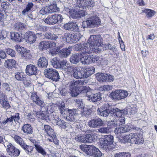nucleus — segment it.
I'll return each mask as SVG.
<instances>
[{
	"mask_svg": "<svg viewBox=\"0 0 157 157\" xmlns=\"http://www.w3.org/2000/svg\"><path fill=\"white\" fill-rule=\"evenodd\" d=\"M31 98L32 100L36 104L40 106L41 108L44 106L45 104L43 99L37 95L36 93L32 94L31 95Z\"/></svg>",
	"mask_w": 157,
	"mask_h": 157,
	"instance_id": "obj_15",
	"label": "nucleus"
},
{
	"mask_svg": "<svg viewBox=\"0 0 157 157\" xmlns=\"http://www.w3.org/2000/svg\"><path fill=\"white\" fill-rule=\"evenodd\" d=\"M75 140L77 141L85 143H90L93 141L92 137L90 134H86L85 136H76L75 137Z\"/></svg>",
	"mask_w": 157,
	"mask_h": 157,
	"instance_id": "obj_13",
	"label": "nucleus"
},
{
	"mask_svg": "<svg viewBox=\"0 0 157 157\" xmlns=\"http://www.w3.org/2000/svg\"><path fill=\"white\" fill-rule=\"evenodd\" d=\"M42 130L49 136H54V134H55L54 130L49 125L45 124Z\"/></svg>",
	"mask_w": 157,
	"mask_h": 157,
	"instance_id": "obj_28",
	"label": "nucleus"
},
{
	"mask_svg": "<svg viewBox=\"0 0 157 157\" xmlns=\"http://www.w3.org/2000/svg\"><path fill=\"white\" fill-rule=\"evenodd\" d=\"M108 142L103 140L101 141V147L107 151H109L112 148V145L110 144H109Z\"/></svg>",
	"mask_w": 157,
	"mask_h": 157,
	"instance_id": "obj_27",
	"label": "nucleus"
},
{
	"mask_svg": "<svg viewBox=\"0 0 157 157\" xmlns=\"http://www.w3.org/2000/svg\"><path fill=\"white\" fill-rule=\"evenodd\" d=\"M7 36V33L4 30H0V40H3Z\"/></svg>",
	"mask_w": 157,
	"mask_h": 157,
	"instance_id": "obj_56",
	"label": "nucleus"
},
{
	"mask_svg": "<svg viewBox=\"0 0 157 157\" xmlns=\"http://www.w3.org/2000/svg\"><path fill=\"white\" fill-rule=\"evenodd\" d=\"M39 13L40 14L43 15L49 13L48 7H43L40 10Z\"/></svg>",
	"mask_w": 157,
	"mask_h": 157,
	"instance_id": "obj_55",
	"label": "nucleus"
},
{
	"mask_svg": "<svg viewBox=\"0 0 157 157\" xmlns=\"http://www.w3.org/2000/svg\"><path fill=\"white\" fill-rule=\"evenodd\" d=\"M2 86L5 88V90L10 92L11 90L12 86L11 85H9L7 83H4L2 84Z\"/></svg>",
	"mask_w": 157,
	"mask_h": 157,
	"instance_id": "obj_57",
	"label": "nucleus"
},
{
	"mask_svg": "<svg viewBox=\"0 0 157 157\" xmlns=\"http://www.w3.org/2000/svg\"><path fill=\"white\" fill-rule=\"evenodd\" d=\"M44 75L46 78L52 81H57L60 79L58 71L52 68H48L44 71Z\"/></svg>",
	"mask_w": 157,
	"mask_h": 157,
	"instance_id": "obj_7",
	"label": "nucleus"
},
{
	"mask_svg": "<svg viewBox=\"0 0 157 157\" xmlns=\"http://www.w3.org/2000/svg\"><path fill=\"white\" fill-rule=\"evenodd\" d=\"M89 100L90 101L96 102L101 100V95L100 93L92 94L90 96L89 98Z\"/></svg>",
	"mask_w": 157,
	"mask_h": 157,
	"instance_id": "obj_29",
	"label": "nucleus"
},
{
	"mask_svg": "<svg viewBox=\"0 0 157 157\" xmlns=\"http://www.w3.org/2000/svg\"><path fill=\"white\" fill-rule=\"evenodd\" d=\"M125 119L124 117H116L112 119L111 121L112 122V124H113L116 126H120L123 124L125 123Z\"/></svg>",
	"mask_w": 157,
	"mask_h": 157,
	"instance_id": "obj_22",
	"label": "nucleus"
},
{
	"mask_svg": "<svg viewBox=\"0 0 157 157\" xmlns=\"http://www.w3.org/2000/svg\"><path fill=\"white\" fill-rule=\"evenodd\" d=\"M23 146L21 147L26 151V153L31 152L32 151L33 149V147L31 146L27 145L25 144H24Z\"/></svg>",
	"mask_w": 157,
	"mask_h": 157,
	"instance_id": "obj_50",
	"label": "nucleus"
},
{
	"mask_svg": "<svg viewBox=\"0 0 157 157\" xmlns=\"http://www.w3.org/2000/svg\"><path fill=\"white\" fill-rule=\"evenodd\" d=\"M48 65V60L46 58L44 57H40L38 60L37 65L39 68H46Z\"/></svg>",
	"mask_w": 157,
	"mask_h": 157,
	"instance_id": "obj_21",
	"label": "nucleus"
},
{
	"mask_svg": "<svg viewBox=\"0 0 157 157\" xmlns=\"http://www.w3.org/2000/svg\"><path fill=\"white\" fill-rule=\"evenodd\" d=\"M24 36L26 41L30 44L33 43L36 40V35L31 31L26 32Z\"/></svg>",
	"mask_w": 157,
	"mask_h": 157,
	"instance_id": "obj_16",
	"label": "nucleus"
},
{
	"mask_svg": "<svg viewBox=\"0 0 157 157\" xmlns=\"http://www.w3.org/2000/svg\"><path fill=\"white\" fill-rule=\"evenodd\" d=\"M120 141L123 143L129 142L131 144H142L144 142L143 138L137 133H130L128 135L123 136L120 139Z\"/></svg>",
	"mask_w": 157,
	"mask_h": 157,
	"instance_id": "obj_3",
	"label": "nucleus"
},
{
	"mask_svg": "<svg viewBox=\"0 0 157 157\" xmlns=\"http://www.w3.org/2000/svg\"><path fill=\"white\" fill-rule=\"evenodd\" d=\"M82 67H75L73 70V76L76 79L84 78V74H83Z\"/></svg>",
	"mask_w": 157,
	"mask_h": 157,
	"instance_id": "obj_19",
	"label": "nucleus"
},
{
	"mask_svg": "<svg viewBox=\"0 0 157 157\" xmlns=\"http://www.w3.org/2000/svg\"><path fill=\"white\" fill-rule=\"evenodd\" d=\"M64 36L63 38H65L66 41L68 42L69 41L72 42H76L80 39L79 34L77 33H66L64 34Z\"/></svg>",
	"mask_w": 157,
	"mask_h": 157,
	"instance_id": "obj_11",
	"label": "nucleus"
},
{
	"mask_svg": "<svg viewBox=\"0 0 157 157\" xmlns=\"http://www.w3.org/2000/svg\"><path fill=\"white\" fill-rule=\"evenodd\" d=\"M24 73L17 72L15 74L14 77L17 80L22 81L24 79Z\"/></svg>",
	"mask_w": 157,
	"mask_h": 157,
	"instance_id": "obj_44",
	"label": "nucleus"
},
{
	"mask_svg": "<svg viewBox=\"0 0 157 157\" xmlns=\"http://www.w3.org/2000/svg\"><path fill=\"white\" fill-rule=\"evenodd\" d=\"M91 63L95 62L98 60L99 59V56L96 55H92L90 56Z\"/></svg>",
	"mask_w": 157,
	"mask_h": 157,
	"instance_id": "obj_64",
	"label": "nucleus"
},
{
	"mask_svg": "<svg viewBox=\"0 0 157 157\" xmlns=\"http://www.w3.org/2000/svg\"><path fill=\"white\" fill-rule=\"evenodd\" d=\"M62 4L61 2H55L52 4L47 6L49 13L54 12H57L59 11V5Z\"/></svg>",
	"mask_w": 157,
	"mask_h": 157,
	"instance_id": "obj_18",
	"label": "nucleus"
},
{
	"mask_svg": "<svg viewBox=\"0 0 157 157\" xmlns=\"http://www.w3.org/2000/svg\"><path fill=\"white\" fill-rule=\"evenodd\" d=\"M123 129L121 127H119L115 129L114 132L115 134L120 135L121 133H124L123 132Z\"/></svg>",
	"mask_w": 157,
	"mask_h": 157,
	"instance_id": "obj_61",
	"label": "nucleus"
},
{
	"mask_svg": "<svg viewBox=\"0 0 157 157\" xmlns=\"http://www.w3.org/2000/svg\"><path fill=\"white\" fill-rule=\"evenodd\" d=\"M4 146L7 148V154L13 157H17L20 154V150L8 141L4 143Z\"/></svg>",
	"mask_w": 157,
	"mask_h": 157,
	"instance_id": "obj_6",
	"label": "nucleus"
},
{
	"mask_svg": "<svg viewBox=\"0 0 157 157\" xmlns=\"http://www.w3.org/2000/svg\"><path fill=\"white\" fill-rule=\"evenodd\" d=\"M111 113H113V114L114 116L121 117L123 113V110H120L117 108H113L111 109ZM112 114V113H111Z\"/></svg>",
	"mask_w": 157,
	"mask_h": 157,
	"instance_id": "obj_37",
	"label": "nucleus"
},
{
	"mask_svg": "<svg viewBox=\"0 0 157 157\" xmlns=\"http://www.w3.org/2000/svg\"><path fill=\"white\" fill-rule=\"evenodd\" d=\"M54 118L55 120L56 121H57V122H56L57 125L63 128H65L66 127L67 124L66 122L63 120L59 119L58 116H57L56 117V119H55L54 117Z\"/></svg>",
	"mask_w": 157,
	"mask_h": 157,
	"instance_id": "obj_38",
	"label": "nucleus"
},
{
	"mask_svg": "<svg viewBox=\"0 0 157 157\" xmlns=\"http://www.w3.org/2000/svg\"><path fill=\"white\" fill-rule=\"evenodd\" d=\"M98 114V115L104 117H107L111 113V109L108 103H105L100 108L97 109Z\"/></svg>",
	"mask_w": 157,
	"mask_h": 157,
	"instance_id": "obj_10",
	"label": "nucleus"
},
{
	"mask_svg": "<svg viewBox=\"0 0 157 157\" xmlns=\"http://www.w3.org/2000/svg\"><path fill=\"white\" fill-rule=\"evenodd\" d=\"M142 12L146 14V16L149 18L153 16L156 13L155 11L150 9H146L142 10Z\"/></svg>",
	"mask_w": 157,
	"mask_h": 157,
	"instance_id": "obj_36",
	"label": "nucleus"
},
{
	"mask_svg": "<svg viewBox=\"0 0 157 157\" xmlns=\"http://www.w3.org/2000/svg\"><path fill=\"white\" fill-rule=\"evenodd\" d=\"M60 50V48L59 47H56L54 48H52L51 51L50 53L53 56L55 54H57L58 52Z\"/></svg>",
	"mask_w": 157,
	"mask_h": 157,
	"instance_id": "obj_62",
	"label": "nucleus"
},
{
	"mask_svg": "<svg viewBox=\"0 0 157 157\" xmlns=\"http://www.w3.org/2000/svg\"><path fill=\"white\" fill-rule=\"evenodd\" d=\"M118 90L113 92H112L110 94V95L112 98L114 100H118Z\"/></svg>",
	"mask_w": 157,
	"mask_h": 157,
	"instance_id": "obj_58",
	"label": "nucleus"
},
{
	"mask_svg": "<svg viewBox=\"0 0 157 157\" xmlns=\"http://www.w3.org/2000/svg\"><path fill=\"white\" fill-rule=\"evenodd\" d=\"M25 28L24 24L21 22L16 23L14 25L15 29L18 31L22 30Z\"/></svg>",
	"mask_w": 157,
	"mask_h": 157,
	"instance_id": "obj_48",
	"label": "nucleus"
},
{
	"mask_svg": "<svg viewBox=\"0 0 157 157\" xmlns=\"http://www.w3.org/2000/svg\"><path fill=\"white\" fill-rule=\"evenodd\" d=\"M82 69L84 75V78H87L95 71L94 68L93 67L87 68L82 67Z\"/></svg>",
	"mask_w": 157,
	"mask_h": 157,
	"instance_id": "obj_24",
	"label": "nucleus"
},
{
	"mask_svg": "<svg viewBox=\"0 0 157 157\" xmlns=\"http://www.w3.org/2000/svg\"><path fill=\"white\" fill-rule=\"evenodd\" d=\"M81 59V55L79 54H76L73 55L70 58V62L73 64H77Z\"/></svg>",
	"mask_w": 157,
	"mask_h": 157,
	"instance_id": "obj_31",
	"label": "nucleus"
},
{
	"mask_svg": "<svg viewBox=\"0 0 157 157\" xmlns=\"http://www.w3.org/2000/svg\"><path fill=\"white\" fill-rule=\"evenodd\" d=\"M44 36L46 39L50 40H55L58 38L56 35L50 33H46Z\"/></svg>",
	"mask_w": 157,
	"mask_h": 157,
	"instance_id": "obj_46",
	"label": "nucleus"
},
{
	"mask_svg": "<svg viewBox=\"0 0 157 157\" xmlns=\"http://www.w3.org/2000/svg\"><path fill=\"white\" fill-rule=\"evenodd\" d=\"M64 29L73 31H78V28L77 25L73 22H68L63 26Z\"/></svg>",
	"mask_w": 157,
	"mask_h": 157,
	"instance_id": "obj_20",
	"label": "nucleus"
},
{
	"mask_svg": "<svg viewBox=\"0 0 157 157\" xmlns=\"http://www.w3.org/2000/svg\"><path fill=\"white\" fill-rule=\"evenodd\" d=\"M34 113L36 115L37 117L42 120H47L49 116L48 114L46 111H35L34 112Z\"/></svg>",
	"mask_w": 157,
	"mask_h": 157,
	"instance_id": "obj_23",
	"label": "nucleus"
},
{
	"mask_svg": "<svg viewBox=\"0 0 157 157\" xmlns=\"http://www.w3.org/2000/svg\"><path fill=\"white\" fill-rule=\"evenodd\" d=\"M83 85H79L77 86V88L79 91V94L80 93H86L89 90L88 86H82Z\"/></svg>",
	"mask_w": 157,
	"mask_h": 157,
	"instance_id": "obj_42",
	"label": "nucleus"
},
{
	"mask_svg": "<svg viewBox=\"0 0 157 157\" xmlns=\"http://www.w3.org/2000/svg\"><path fill=\"white\" fill-rule=\"evenodd\" d=\"M102 40L100 35H93L90 36L87 43L75 45V50L81 52L80 60L83 64H88L91 63L90 56L88 54L92 52L98 53L101 51V47L103 46Z\"/></svg>",
	"mask_w": 157,
	"mask_h": 157,
	"instance_id": "obj_1",
	"label": "nucleus"
},
{
	"mask_svg": "<svg viewBox=\"0 0 157 157\" xmlns=\"http://www.w3.org/2000/svg\"><path fill=\"white\" fill-rule=\"evenodd\" d=\"M121 95V99L126 98L128 95V93L126 91L120 90Z\"/></svg>",
	"mask_w": 157,
	"mask_h": 157,
	"instance_id": "obj_63",
	"label": "nucleus"
},
{
	"mask_svg": "<svg viewBox=\"0 0 157 157\" xmlns=\"http://www.w3.org/2000/svg\"><path fill=\"white\" fill-rule=\"evenodd\" d=\"M10 37L12 40L15 41H20L21 38L20 35L18 33L15 32H11Z\"/></svg>",
	"mask_w": 157,
	"mask_h": 157,
	"instance_id": "obj_35",
	"label": "nucleus"
},
{
	"mask_svg": "<svg viewBox=\"0 0 157 157\" xmlns=\"http://www.w3.org/2000/svg\"><path fill=\"white\" fill-rule=\"evenodd\" d=\"M98 132L102 134L109 133L111 132V128L108 127H103L98 129Z\"/></svg>",
	"mask_w": 157,
	"mask_h": 157,
	"instance_id": "obj_41",
	"label": "nucleus"
},
{
	"mask_svg": "<svg viewBox=\"0 0 157 157\" xmlns=\"http://www.w3.org/2000/svg\"><path fill=\"white\" fill-rule=\"evenodd\" d=\"M106 74L104 73H98L97 74V78L99 82H106L107 77Z\"/></svg>",
	"mask_w": 157,
	"mask_h": 157,
	"instance_id": "obj_39",
	"label": "nucleus"
},
{
	"mask_svg": "<svg viewBox=\"0 0 157 157\" xmlns=\"http://www.w3.org/2000/svg\"><path fill=\"white\" fill-rule=\"evenodd\" d=\"M22 56L26 59H29L32 57V55L30 51L29 50H27L26 49L24 52H23V53H22Z\"/></svg>",
	"mask_w": 157,
	"mask_h": 157,
	"instance_id": "obj_45",
	"label": "nucleus"
},
{
	"mask_svg": "<svg viewBox=\"0 0 157 157\" xmlns=\"http://www.w3.org/2000/svg\"><path fill=\"white\" fill-rule=\"evenodd\" d=\"M57 107L62 116L67 121L75 122L78 120L79 112L78 109L67 108L63 102L59 104Z\"/></svg>",
	"mask_w": 157,
	"mask_h": 157,
	"instance_id": "obj_2",
	"label": "nucleus"
},
{
	"mask_svg": "<svg viewBox=\"0 0 157 157\" xmlns=\"http://www.w3.org/2000/svg\"><path fill=\"white\" fill-rule=\"evenodd\" d=\"M130 155L129 153L121 152L116 153L114 157H130Z\"/></svg>",
	"mask_w": 157,
	"mask_h": 157,
	"instance_id": "obj_51",
	"label": "nucleus"
},
{
	"mask_svg": "<svg viewBox=\"0 0 157 157\" xmlns=\"http://www.w3.org/2000/svg\"><path fill=\"white\" fill-rule=\"evenodd\" d=\"M15 47L17 52L21 55L23 52H24L26 49L25 48L18 45H16Z\"/></svg>",
	"mask_w": 157,
	"mask_h": 157,
	"instance_id": "obj_53",
	"label": "nucleus"
},
{
	"mask_svg": "<svg viewBox=\"0 0 157 157\" xmlns=\"http://www.w3.org/2000/svg\"><path fill=\"white\" fill-rule=\"evenodd\" d=\"M13 138L14 141L17 144H18L21 147L22 146H24L23 145L25 144L24 141L20 136L16 135L14 136Z\"/></svg>",
	"mask_w": 157,
	"mask_h": 157,
	"instance_id": "obj_40",
	"label": "nucleus"
},
{
	"mask_svg": "<svg viewBox=\"0 0 157 157\" xmlns=\"http://www.w3.org/2000/svg\"><path fill=\"white\" fill-rule=\"evenodd\" d=\"M8 101L6 96L5 94L0 92V103L1 105Z\"/></svg>",
	"mask_w": 157,
	"mask_h": 157,
	"instance_id": "obj_49",
	"label": "nucleus"
},
{
	"mask_svg": "<svg viewBox=\"0 0 157 157\" xmlns=\"http://www.w3.org/2000/svg\"><path fill=\"white\" fill-rule=\"evenodd\" d=\"M72 1L79 4L81 6L85 8L88 6L93 7L94 4V0H72Z\"/></svg>",
	"mask_w": 157,
	"mask_h": 157,
	"instance_id": "obj_17",
	"label": "nucleus"
},
{
	"mask_svg": "<svg viewBox=\"0 0 157 157\" xmlns=\"http://www.w3.org/2000/svg\"><path fill=\"white\" fill-rule=\"evenodd\" d=\"M71 51L69 48H63L60 51L59 54L62 57H67L70 54Z\"/></svg>",
	"mask_w": 157,
	"mask_h": 157,
	"instance_id": "obj_33",
	"label": "nucleus"
},
{
	"mask_svg": "<svg viewBox=\"0 0 157 157\" xmlns=\"http://www.w3.org/2000/svg\"><path fill=\"white\" fill-rule=\"evenodd\" d=\"M51 64L54 67L56 68H59L61 66L59 61L56 57H54L50 59Z\"/></svg>",
	"mask_w": 157,
	"mask_h": 157,
	"instance_id": "obj_30",
	"label": "nucleus"
},
{
	"mask_svg": "<svg viewBox=\"0 0 157 157\" xmlns=\"http://www.w3.org/2000/svg\"><path fill=\"white\" fill-rule=\"evenodd\" d=\"M103 124V121L99 118H95L88 122V125L90 127L94 128L99 127L102 126Z\"/></svg>",
	"mask_w": 157,
	"mask_h": 157,
	"instance_id": "obj_12",
	"label": "nucleus"
},
{
	"mask_svg": "<svg viewBox=\"0 0 157 157\" xmlns=\"http://www.w3.org/2000/svg\"><path fill=\"white\" fill-rule=\"evenodd\" d=\"M100 19L96 15L91 16L87 18L82 22L84 27L94 28L99 26L101 25Z\"/></svg>",
	"mask_w": 157,
	"mask_h": 157,
	"instance_id": "obj_5",
	"label": "nucleus"
},
{
	"mask_svg": "<svg viewBox=\"0 0 157 157\" xmlns=\"http://www.w3.org/2000/svg\"><path fill=\"white\" fill-rule=\"evenodd\" d=\"M60 62L61 63L60 64L61 66L59 68L61 69H64L67 67V66L68 65L67 61L66 60H62V61H60Z\"/></svg>",
	"mask_w": 157,
	"mask_h": 157,
	"instance_id": "obj_60",
	"label": "nucleus"
},
{
	"mask_svg": "<svg viewBox=\"0 0 157 157\" xmlns=\"http://www.w3.org/2000/svg\"><path fill=\"white\" fill-rule=\"evenodd\" d=\"M88 82L86 79L73 80L69 83V92L72 97H76L79 94V91L78 89L77 86L79 85H85Z\"/></svg>",
	"mask_w": 157,
	"mask_h": 157,
	"instance_id": "obj_4",
	"label": "nucleus"
},
{
	"mask_svg": "<svg viewBox=\"0 0 157 157\" xmlns=\"http://www.w3.org/2000/svg\"><path fill=\"white\" fill-rule=\"evenodd\" d=\"M16 63V62L14 59H7L4 63V66L6 68H12L14 66Z\"/></svg>",
	"mask_w": 157,
	"mask_h": 157,
	"instance_id": "obj_32",
	"label": "nucleus"
},
{
	"mask_svg": "<svg viewBox=\"0 0 157 157\" xmlns=\"http://www.w3.org/2000/svg\"><path fill=\"white\" fill-rule=\"evenodd\" d=\"M21 131L26 134H32L33 133V127L29 124H25L22 126Z\"/></svg>",
	"mask_w": 157,
	"mask_h": 157,
	"instance_id": "obj_26",
	"label": "nucleus"
},
{
	"mask_svg": "<svg viewBox=\"0 0 157 157\" xmlns=\"http://www.w3.org/2000/svg\"><path fill=\"white\" fill-rule=\"evenodd\" d=\"M110 144L113 145V136L111 135H105L104 136V138L103 139Z\"/></svg>",
	"mask_w": 157,
	"mask_h": 157,
	"instance_id": "obj_47",
	"label": "nucleus"
},
{
	"mask_svg": "<svg viewBox=\"0 0 157 157\" xmlns=\"http://www.w3.org/2000/svg\"><path fill=\"white\" fill-rule=\"evenodd\" d=\"M102 153L99 149L93 146L91 156L94 157H101L102 156Z\"/></svg>",
	"mask_w": 157,
	"mask_h": 157,
	"instance_id": "obj_34",
	"label": "nucleus"
},
{
	"mask_svg": "<svg viewBox=\"0 0 157 157\" xmlns=\"http://www.w3.org/2000/svg\"><path fill=\"white\" fill-rule=\"evenodd\" d=\"M38 72V69L36 66L31 64L27 65L25 72L28 75H35L37 74Z\"/></svg>",
	"mask_w": 157,
	"mask_h": 157,
	"instance_id": "obj_14",
	"label": "nucleus"
},
{
	"mask_svg": "<svg viewBox=\"0 0 157 157\" xmlns=\"http://www.w3.org/2000/svg\"><path fill=\"white\" fill-rule=\"evenodd\" d=\"M50 42L48 41L44 40L41 41L39 43V49L42 51H45L50 47Z\"/></svg>",
	"mask_w": 157,
	"mask_h": 157,
	"instance_id": "obj_25",
	"label": "nucleus"
},
{
	"mask_svg": "<svg viewBox=\"0 0 157 157\" xmlns=\"http://www.w3.org/2000/svg\"><path fill=\"white\" fill-rule=\"evenodd\" d=\"M63 18L62 16L59 14H55L48 16L44 20L45 22L50 25L56 23H60L62 21Z\"/></svg>",
	"mask_w": 157,
	"mask_h": 157,
	"instance_id": "obj_8",
	"label": "nucleus"
},
{
	"mask_svg": "<svg viewBox=\"0 0 157 157\" xmlns=\"http://www.w3.org/2000/svg\"><path fill=\"white\" fill-rule=\"evenodd\" d=\"M93 146L88 145L85 152L87 154L91 155Z\"/></svg>",
	"mask_w": 157,
	"mask_h": 157,
	"instance_id": "obj_59",
	"label": "nucleus"
},
{
	"mask_svg": "<svg viewBox=\"0 0 157 157\" xmlns=\"http://www.w3.org/2000/svg\"><path fill=\"white\" fill-rule=\"evenodd\" d=\"M35 146L36 150L38 153H40L44 156L46 155V152L40 145L38 144H35Z\"/></svg>",
	"mask_w": 157,
	"mask_h": 157,
	"instance_id": "obj_43",
	"label": "nucleus"
},
{
	"mask_svg": "<svg viewBox=\"0 0 157 157\" xmlns=\"http://www.w3.org/2000/svg\"><path fill=\"white\" fill-rule=\"evenodd\" d=\"M6 52L7 53L10 55L12 57H14L15 55V52L14 50L10 48H8L6 49Z\"/></svg>",
	"mask_w": 157,
	"mask_h": 157,
	"instance_id": "obj_54",
	"label": "nucleus"
},
{
	"mask_svg": "<svg viewBox=\"0 0 157 157\" xmlns=\"http://www.w3.org/2000/svg\"><path fill=\"white\" fill-rule=\"evenodd\" d=\"M13 122L14 121L15 122H18L20 119L19 114V113H15L10 117Z\"/></svg>",
	"mask_w": 157,
	"mask_h": 157,
	"instance_id": "obj_52",
	"label": "nucleus"
},
{
	"mask_svg": "<svg viewBox=\"0 0 157 157\" xmlns=\"http://www.w3.org/2000/svg\"><path fill=\"white\" fill-rule=\"evenodd\" d=\"M82 7L79 6H77L71 10L70 14L72 18L77 19L85 16L86 12L84 10H81Z\"/></svg>",
	"mask_w": 157,
	"mask_h": 157,
	"instance_id": "obj_9",
	"label": "nucleus"
}]
</instances>
